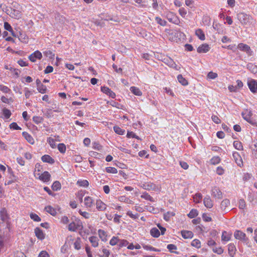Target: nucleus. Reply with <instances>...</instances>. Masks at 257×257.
<instances>
[{"instance_id": "57", "label": "nucleus", "mask_w": 257, "mask_h": 257, "mask_svg": "<svg viewBox=\"0 0 257 257\" xmlns=\"http://www.w3.org/2000/svg\"><path fill=\"white\" fill-rule=\"evenodd\" d=\"M127 137L128 138H136L138 140H140V138L133 132H128L127 134Z\"/></svg>"}, {"instance_id": "15", "label": "nucleus", "mask_w": 257, "mask_h": 257, "mask_svg": "<svg viewBox=\"0 0 257 257\" xmlns=\"http://www.w3.org/2000/svg\"><path fill=\"white\" fill-rule=\"evenodd\" d=\"M182 237L185 239L192 238L193 237V233L189 230H182L181 231Z\"/></svg>"}, {"instance_id": "55", "label": "nucleus", "mask_w": 257, "mask_h": 257, "mask_svg": "<svg viewBox=\"0 0 257 257\" xmlns=\"http://www.w3.org/2000/svg\"><path fill=\"white\" fill-rule=\"evenodd\" d=\"M38 90L39 92L41 93H45L46 91V87L43 84H41L40 86L38 87Z\"/></svg>"}, {"instance_id": "23", "label": "nucleus", "mask_w": 257, "mask_h": 257, "mask_svg": "<svg viewBox=\"0 0 257 257\" xmlns=\"http://www.w3.org/2000/svg\"><path fill=\"white\" fill-rule=\"evenodd\" d=\"M228 251L229 254L233 257L235 253V247L233 244L230 243L228 245Z\"/></svg>"}, {"instance_id": "39", "label": "nucleus", "mask_w": 257, "mask_h": 257, "mask_svg": "<svg viewBox=\"0 0 257 257\" xmlns=\"http://www.w3.org/2000/svg\"><path fill=\"white\" fill-rule=\"evenodd\" d=\"M77 226H76L75 222H72L70 223L68 225V229L69 231H75L77 230Z\"/></svg>"}, {"instance_id": "53", "label": "nucleus", "mask_w": 257, "mask_h": 257, "mask_svg": "<svg viewBox=\"0 0 257 257\" xmlns=\"http://www.w3.org/2000/svg\"><path fill=\"white\" fill-rule=\"evenodd\" d=\"M10 127L11 129L15 130H21V128L19 126L16 122H12L10 125Z\"/></svg>"}, {"instance_id": "33", "label": "nucleus", "mask_w": 257, "mask_h": 257, "mask_svg": "<svg viewBox=\"0 0 257 257\" xmlns=\"http://www.w3.org/2000/svg\"><path fill=\"white\" fill-rule=\"evenodd\" d=\"M98 232L99 236L102 239V240L104 241H106V232L104 230H101V229H99L98 231Z\"/></svg>"}, {"instance_id": "26", "label": "nucleus", "mask_w": 257, "mask_h": 257, "mask_svg": "<svg viewBox=\"0 0 257 257\" xmlns=\"http://www.w3.org/2000/svg\"><path fill=\"white\" fill-rule=\"evenodd\" d=\"M45 210L53 216L56 215L57 212L56 210L51 206H47L45 208Z\"/></svg>"}, {"instance_id": "8", "label": "nucleus", "mask_w": 257, "mask_h": 257, "mask_svg": "<svg viewBox=\"0 0 257 257\" xmlns=\"http://www.w3.org/2000/svg\"><path fill=\"white\" fill-rule=\"evenodd\" d=\"M42 57V55L41 53L39 51H36L34 53L32 54L29 58L32 62H35L36 59H41Z\"/></svg>"}, {"instance_id": "32", "label": "nucleus", "mask_w": 257, "mask_h": 257, "mask_svg": "<svg viewBox=\"0 0 257 257\" xmlns=\"http://www.w3.org/2000/svg\"><path fill=\"white\" fill-rule=\"evenodd\" d=\"M175 213L173 212L168 211L164 214V219L166 221L170 220L171 217H173L175 215Z\"/></svg>"}, {"instance_id": "29", "label": "nucleus", "mask_w": 257, "mask_h": 257, "mask_svg": "<svg viewBox=\"0 0 257 257\" xmlns=\"http://www.w3.org/2000/svg\"><path fill=\"white\" fill-rule=\"evenodd\" d=\"M130 90L136 95L141 96L142 94L141 90L136 87L132 86L130 88Z\"/></svg>"}, {"instance_id": "45", "label": "nucleus", "mask_w": 257, "mask_h": 257, "mask_svg": "<svg viewBox=\"0 0 257 257\" xmlns=\"http://www.w3.org/2000/svg\"><path fill=\"white\" fill-rule=\"evenodd\" d=\"M191 245L197 248H200L201 246L200 241L198 239H194L192 241Z\"/></svg>"}, {"instance_id": "25", "label": "nucleus", "mask_w": 257, "mask_h": 257, "mask_svg": "<svg viewBox=\"0 0 257 257\" xmlns=\"http://www.w3.org/2000/svg\"><path fill=\"white\" fill-rule=\"evenodd\" d=\"M195 34L201 40H205V35L201 29H198L196 30L195 32Z\"/></svg>"}, {"instance_id": "20", "label": "nucleus", "mask_w": 257, "mask_h": 257, "mask_svg": "<svg viewBox=\"0 0 257 257\" xmlns=\"http://www.w3.org/2000/svg\"><path fill=\"white\" fill-rule=\"evenodd\" d=\"M22 135L28 142L32 145L34 144V140L30 134L26 132H24L23 133Z\"/></svg>"}, {"instance_id": "63", "label": "nucleus", "mask_w": 257, "mask_h": 257, "mask_svg": "<svg viewBox=\"0 0 257 257\" xmlns=\"http://www.w3.org/2000/svg\"><path fill=\"white\" fill-rule=\"evenodd\" d=\"M102 252L103 254L101 255V257H108L110 254L109 250L106 248L102 249Z\"/></svg>"}, {"instance_id": "64", "label": "nucleus", "mask_w": 257, "mask_h": 257, "mask_svg": "<svg viewBox=\"0 0 257 257\" xmlns=\"http://www.w3.org/2000/svg\"><path fill=\"white\" fill-rule=\"evenodd\" d=\"M38 257H50L49 254L48 253V252L46 251H42Z\"/></svg>"}, {"instance_id": "7", "label": "nucleus", "mask_w": 257, "mask_h": 257, "mask_svg": "<svg viewBox=\"0 0 257 257\" xmlns=\"http://www.w3.org/2000/svg\"><path fill=\"white\" fill-rule=\"evenodd\" d=\"M247 85L250 90L252 93L257 92V81L254 79H251L247 82Z\"/></svg>"}, {"instance_id": "60", "label": "nucleus", "mask_w": 257, "mask_h": 257, "mask_svg": "<svg viewBox=\"0 0 257 257\" xmlns=\"http://www.w3.org/2000/svg\"><path fill=\"white\" fill-rule=\"evenodd\" d=\"M244 114H246L248 116L251 117L252 115V112L251 111V110L246 109L244 110L241 113L242 115H244Z\"/></svg>"}, {"instance_id": "36", "label": "nucleus", "mask_w": 257, "mask_h": 257, "mask_svg": "<svg viewBox=\"0 0 257 257\" xmlns=\"http://www.w3.org/2000/svg\"><path fill=\"white\" fill-rule=\"evenodd\" d=\"M0 215L2 221H5L7 218V211L5 208H2L0 211Z\"/></svg>"}, {"instance_id": "31", "label": "nucleus", "mask_w": 257, "mask_h": 257, "mask_svg": "<svg viewBox=\"0 0 257 257\" xmlns=\"http://www.w3.org/2000/svg\"><path fill=\"white\" fill-rule=\"evenodd\" d=\"M178 81L183 85L186 86L188 84V81L182 75L180 74L177 77Z\"/></svg>"}, {"instance_id": "58", "label": "nucleus", "mask_w": 257, "mask_h": 257, "mask_svg": "<svg viewBox=\"0 0 257 257\" xmlns=\"http://www.w3.org/2000/svg\"><path fill=\"white\" fill-rule=\"evenodd\" d=\"M212 120L213 122H214L216 124H219L221 122L220 119L219 118V117L215 115H213L211 117Z\"/></svg>"}, {"instance_id": "49", "label": "nucleus", "mask_w": 257, "mask_h": 257, "mask_svg": "<svg viewBox=\"0 0 257 257\" xmlns=\"http://www.w3.org/2000/svg\"><path fill=\"white\" fill-rule=\"evenodd\" d=\"M3 114L6 118H9L11 115L10 110L7 108H4L3 109Z\"/></svg>"}, {"instance_id": "34", "label": "nucleus", "mask_w": 257, "mask_h": 257, "mask_svg": "<svg viewBox=\"0 0 257 257\" xmlns=\"http://www.w3.org/2000/svg\"><path fill=\"white\" fill-rule=\"evenodd\" d=\"M141 198L145 199L147 200H149L151 202H154V200L152 197H151L148 193L147 192H144L141 196Z\"/></svg>"}, {"instance_id": "17", "label": "nucleus", "mask_w": 257, "mask_h": 257, "mask_svg": "<svg viewBox=\"0 0 257 257\" xmlns=\"http://www.w3.org/2000/svg\"><path fill=\"white\" fill-rule=\"evenodd\" d=\"M96 208L98 210L103 211L106 209V205L100 200H97L96 202Z\"/></svg>"}, {"instance_id": "56", "label": "nucleus", "mask_w": 257, "mask_h": 257, "mask_svg": "<svg viewBox=\"0 0 257 257\" xmlns=\"http://www.w3.org/2000/svg\"><path fill=\"white\" fill-rule=\"evenodd\" d=\"M80 239H77L74 242V245L75 249L79 250L81 248Z\"/></svg>"}, {"instance_id": "1", "label": "nucleus", "mask_w": 257, "mask_h": 257, "mask_svg": "<svg viewBox=\"0 0 257 257\" xmlns=\"http://www.w3.org/2000/svg\"><path fill=\"white\" fill-rule=\"evenodd\" d=\"M13 7L14 9L11 8L10 10L8 9L7 13L12 18L15 19H20L21 18V10L20 6L17 3H13Z\"/></svg>"}, {"instance_id": "42", "label": "nucleus", "mask_w": 257, "mask_h": 257, "mask_svg": "<svg viewBox=\"0 0 257 257\" xmlns=\"http://www.w3.org/2000/svg\"><path fill=\"white\" fill-rule=\"evenodd\" d=\"M47 142L49 144L52 148H55L56 147V145L55 144V141L54 139H52L50 137L48 138L47 139Z\"/></svg>"}, {"instance_id": "47", "label": "nucleus", "mask_w": 257, "mask_h": 257, "mask_svg": "<svg viewBox=\"0 0 257 257\" xmlns=\"http://www.w3.org/2000/svg\"><path fill=\"white\" fill-rule=\"evenodd\" d=\"M106 171L107 173H113V174H115L117 172V169L116 168H115L114 167H106Z\"/></svg>"}, {"instance_id": "19", "label": "nucleus", "mask_w": 257, "mask_h": 257, "mask_svg": "<svg viewBox=\"0 0 257 257\" xmlns=\"http://www.w3.org/2000/svg\"><path fill=\"white\" fill-rule=\"evenodd\" d=\"M41 159L43 162L48 163L51 164H53L55 162L54 160L48 155H45L43 156L41 158Z\"/></svg>"}, {"instance_id": "9", "label": "nucleus", "mask_w": 257, "mask_h": 257, "mask_svg": "<svg viewBox=\"0 0 257 257\" xmlns=\"http://www.w3.org/2000/svg\"><path fill=\"white\" fill-rule=\"evenodd\" d=\"M232 156L237 165L239 167L242 166L243 162L239 154L237 152H234Z\"/></svg>"}, {"instance_id": "18", "label": "nucleus", "mask_w": 257, "mask_h": 257, "mask_svg": "<svg viewBox=\"0 0 257 257\" xmlns=\"http://www.w3.org/2000/svg\"><path fill=\"white\" fill-rule=\"evenodd\" d=\"M165 63L168 65L169 66L174 68L176 69H178L177 68V65L175 63V62L173 61V59H171L170 58H168L167 59H165Z\"/></svg>"}, {"instance_id": "30", "label": "nucleus", "mask_w": 257, "mask_h": 257, "mask_svg": "<svg viewBox=\"0 0 257 257\" xmlns=\"http://www.w3.org/2000/svg\"><path fill=\"white\" fill-rule=\"evenodd\" d=\"M61 188V183L59 181H55L52 185V189L54 191L59 190Z\"/></svg>"}, {"instance_id": "3", "label": "nucleus", "mask_w": 257, "mask_h": 257, "mask_svg": "<svg viewBox=\"0 0 257 257\" xmlns=\"http://www.w3.org/2000/svg\"><path fill=\"white\" fill-rule=\"evenodd\" d=\"M237 48L239 49L240 51L245 52L248 56H251L252 51L250 47L247 44L240 43L238 44Z\"/></svg>"}, {"instance_id": "41", "label": "nucleus", "mask_w": 257, "mask_h": 257, "mask_svg": "<svg viewBox=\"0 0 257 257\" xmlns=\"http://www.w3.org/2000/svg\"><path fill=\"white\" fill-rule=\"evenodd\" d=\"M157 22L160 24L161 26H165L166 25L167 22L165 20H162L161 18L157 17L155 18Z\"/></svg>"}, {"instance_id": "16", "label": "nucleus", "mask_w": 257, "mask_h": 257, "mask_svg": "<svg viewBox=\"0 0 257 257\" xmlns=\"http://www.w3.org/2000/svg\"><path fill=\"white\" fill-rule=\"evenodd\" d=\"M35 233L37 237L41 240L44 239L45 234L43 231L39 227H36L35 229Z\"/></svg>"}, {"instance_id": "6", "label": "nucleus", "mask_w": 257, "mask_h": 257, "mask_svg": "<svg viewBox=\"0 0 257 257\" xmlns=\"http://www.w3.org/2000/svg\"><path fill=\"white\" fill-rule=\"evenodd\" d=\"M166 17L169 22L175 24H178L180 22L178 17L173 13L169 12L168 13Z\"/></svg>"}, {"instance_id": "12", "label": "nucleus", "mask_w": 257, "mask_h": 257, "mask_svg": "<svg viewBox=\"0 0 257 257\" xmlns=\"http://www.w3.org/2000/svg\"><path fill=\"white\" fill-rule=\"evenodd\" d=\"M204 204L205 206L208 208H211L213 206V201L211 199L210 197L208 196L205 197L203 200Z\"/></svg>"}, {"instance_id": "43", "label": "nucleus", "mask_w": 257, "mask_h": 257, "mask_svg": "<svg viewBox=\"0 0 257 257\" xmlns=\"http://www.w3.org/2000/svg\"><path fill=\"white\" fill-rule=\"evenodd\" d=\"M58 149L61 153H64L66 151V146L64 144H59L58 145Z\"/></svg>"}, {"instance_id": "13", "label": "nucleus", "mask_w": 257, "mask_h": 257, "mask_svg": "<svg viewBox=\"0 0 257 257\" xmlns=\"http://www.w3.org/2000/svg\"><path fill=\"white\" fill-rule=\"evenodd\" d=\"M210 49L209 45L207 44H203L197 48V52L199 53H206Z\"/></svg>"}, {"instance_id": "61", "label": "nucleus", "mask_w": 257, "mask_h": 257, "mask_svg": "<svg viewBox=\"0 0 257 257\" xmlns=\"http://www.w3.org/2000/svg\"><path fill=\"white\" fill-rule=\"evenodd\" d=\"M126 214L127 215H128L130 217H131L132 218H134V219H136L137 218H138L139 217V214L138 213L136 214H134L132 211H128Z\"/></svg>"}, {"instance_id": "35", "label": "nucleus", "mask_w": 257, "mask_h": 257, "mask_svg": "<svg viewBox=\"0 0 257 257\" xmlns=\"http://www.w3.org/2000/svg\"><path fill=\"white\" fill-rule=\"evenodd\" d=\"M233 146L234 147L238 150H243V146L242 145V144L241 142L239 141H234L233 142Z\"/></svg>"}, {"instance_id": "50", "label": "nucleus", "mask_w": 257, "mask_h": 257, "mask_svg": "<svg viewBox=\"0 0 257 257\" xmlns=\"http://www.w3.org/2000/svg\"><path fill=\"white\" fill-rule=\"evenodd\" d=\"M0 90L4 93H9L11 91L10 88L3 85H0Z\"/></svg>"}, {"instance_id": "4", "label": "nucleus", "mask_w": 257, "mask_h": 257, "mask_svg": "<svg viewBox=\"0 0 257 257\" xmlns=\"http://www.w3.org/2000/svg\"><path fill=\"white\" fill-rule=\"evenodd\" d=\"M211 195L215 198L221 199L222 198V193L220 189L216 187H213L211 189Z\"/></svg>"}, {"instance_id": "52", "label": "nucleus", "mask_w": 257, "mask_h": 257, "mask_svg": "<svg viewBox=\"0 0 257 257\" xmlns=\"http://www.w3.org/2000/svg\"><path fill=\"white\" fill-rule=\"evenodd\" d=\"M220 161V159L219 157H214L211 160V164L215 165L218 164Z\"/></svg>"}, {"instance_id": "44", "label": "nucleus", "mask_w": 257, "mask_h": 257, "mask_svg": "<svg viewBox=\"0 0 257 257\" xmlns=\"http://www.w3.org/2000/svg\"><path fill=\"white\" fill-rule=\"evenodd\" d=\"M246 207V203L243 199H240L238 202V207L240 209H244Z\"/></svg>"}, {"instance_id": "38", "label": "nucleus", "mask_w": 257, "mask_h": 257, "mask_svg": "<svg viewBox=\"0 0 257 257\" xmlns=\"http://www.w3.org/2000/svg\"><path fill=\"white\" fill-rule=\"evenodd\" d=\"M198 215V211L196 209H192L188 214V217L190 218H193Z\"/></svg>"}, {"instance_id": "11", "label": "nucleus", "mask_w": 257, "mask_h": 257, "mask_svg": "<svg viewBox=\"0 0 257 257\" xmlns=\"http://www.w3.org/2000/svg\"><path fill=\"white\" fill-rule=\"evenodd\" d=\"M234 236L236 239L245 240V234L240 230H236L234 233Z\"/></svg>"}, {"instance_id": "2", "label": "nucleus", "mask_w": 257, "mask_h": 257, "mask_svg": "<svg viewBox=\"0 0 257 257\" xmlns=\"http://www.w3.org/2000/svg\"><path fill=\"white\" fill-rule=\"evenodd\" d=\"M237 19L240 23L244 25L249 24L252 20V18L244 13H240L237 14Z\"/></svg>"}, {"instance_id": "14", "label": "nucleus", "mask_w": 257, "mask_h": 257, "mask_svg": "<svg viewBox=\"0 0 257 257\" xmlns=\"http://www.w3.org/2000/svg\"><path fill=\"white\" fill-rule=\"evenodd\" d=\"M51 175L47 171L44 172L43 174L39 176L40 180L43 182H48L50 180Z\"/></svg>"}, {"instance_id": "62", "label": "nucleus", "mask_w": 257, "mask_h": 257, "mask_svg": "<svg viewBox=\"0 0 257 257\" xmlns=\"http://www.w3.org/2000/svg\"><path fill=\"white\" fill-rule=\"evenodd\" d=\"M167 248L170 251L173 252V250H175L177 249V246L173 244H169L167 245Z\"/></svg>"}, {"instance_id": "27", "label": "nucleus", "mask_w": 257, "mask_h": 257, "mask_svg": "<svg viewBox=\"0 0 257 257\" xmlns=\"http://www.w3.org/2000/svg\"><path fill=\"white\" fill-rule=\"evenodd\" d=\"M150 233L151 235L154 237H158L160 235L159 230L156 227L151 229Z\"/></svg>"}, {"instance_id": "59", "label": "nucleus", "mask_w": 257, "mask_h": 257, "mask_svg": "<svg viewBox=\"0 0 257 257\" xmlns=\"http://www.w3.org/2000/svg\"><path fill=\"white\" fill-rule=\"evenodd\" d=\"M4 28L6 30H7L9 32L13 31V29H12L11 26L10 25V24H9V23L8 22L4 23Z\"/></svg>"}, {"instance_id": "48", "label": "nucleus", "mask_w": 257, "mask_h": 257, "mask_svg": "<svg viewBox=\"0 0 257 257\" xmlns=\"http://www.w3.org/2000/svg\"><path fill=\"white\" fill-rule=\"evenodd\" d=\"M217 76H218V75L216 73H215V72H213L212 71L209 72L207 74L208 78L211 79H215L217 77Z\"/></svg>"}, {"instance_id": "5", "label": "nucleus", "mask_w": 257, "mask_h": 257, "mask_svg": "<svg viewBox=\"0 0 257 257\" xmlns=\"http://www.w3.org/2000/svg\"><path fill=\"white\" fill-rule=\"evenodd\" d=\"M142 187L147 190L158 191L159 187L155 184L151 182L145 183L142 185Z\"/></svg>"}, {"instance_id": "51", "label": "nucleus", "mask_w": 257, "mask_h": 257, "mask_svg": "<svg viewBox=\"0 0 257 257\" xmlns=\"http://www.w3.org/2000/svg\"><path fill=\"white\" fill-rule=\"evenodd\" d=\"M119 241V239L117 237L113 236L109 241V244L111 245L116 244Z\"/></svg>"}, {"instance_id": "21", "label": "nucleus", "mask_w": 257, "mask_h": 257, "mask_svg": "<svg viewBox=\"0 0 257 257\" xmlns=\"http://www.w3.org/2000/svg\"><path fill=\"white\" fill-rule=\"evenodd\" d=\"M230 205V201L227 199H225L222 201L220 204L221 209L225 210Z\"/></svg>"}, {"instance_id": "28", "label": "nucleus", "mask_w": 257, "mask_h": 257, "mask_svg": "<svg viewBox=\"0 0 257 257\" xmlns=\"http://www.w3.org/2000/svg\"><path fill=\"white\" fill-rule=\"evenodd\" d=\"M98 238L97 237L92 236L89 237V241L94 247H97L98 245Z\"/></svg>"}, {"instance_id": "22", "label": "nucleus", "mask_w": 257, "mask_h": 257, "mask_svg": "<svg viewBox=\"0 0 257 257\" xmlns=\"http://www.w3.org/2000/svg\"><path fill=\"white\" fill-rule=\"evenodd\" d=\"M85 205L86 207H91L93 203V200L90 197H86L84 200Z\"/></svg>"}, {"instance_id": "46", "label": "nucleus", "mask_w": 257, "mask_h": 257, "mask_svg": "<svg viewBox=\"0 0 257 257\" xmlns=\"http://www.w3.org/2000/svg\"><path fill=\"white\" fill-rule=\"evenodd\" d=\"M77 184H79V186L82 187H87L89 185L88 182L85 180L78 181Z\"/></svg>"}, {"instance_id": "54", "label": "nucleus", "mask_w": 257, "mask_h": 257, "mask_svg": "<svg viewBox=\"0 0 257 257\" xmlns=\"http://www.w3.org/2000/svg\"><path fill=\"white\" fill-rule=\"evenodd\" d=\"M33 121L36 123L39 124L43 121V118L40 116H35L33 118Z\"/></svg>"}, {"instance_id": "10", "label": "nucleus", "mask_w": 257, "mask_h": 257, "mask_svg": "<svg viewBox=\"0 0 257 257\" xmlns=\"http://www.w3.org/2000/svg\"><path fill=\"white\" fill-rule=\"evenodd\" d=\"M101 90L104 93L108 95L111 98H114L115 97V94L112 91H111L109 88L107 87H101Z\"/></svg>"}, {"instance_id": "24", "label": "nucleus", "mask_w": 257, "mask_h": 257, "mask_svg": "<svg viewBox=\"0 0 257 257\" xmlns=\"http://www.w3.org/2000/svg\"><path fill=\"white\" fill-rule=\"evenodd\" d=\"M232 234L231 233H228L225 231L222 232L221 238L223 241H229L231 237Z\"/></svg>"}, {"instance_id": "37", "label": "nucleus", "mask_w": 257, "mask_h": 257, "mask_svg": "<svg viewBox=\"0 0 257 257\" xmlns=\"http://www.w3.org/2000/svg\"><path fill=\"white\" fill-rule=\"evenodd\" d=\"M30 218L34 221L39 222L41 220V218L36 214L31 213L30 215Z\"/></svg>"}, {"instance_id": "40", "label": "nucleus", "mask_w": 257, "mask_h": 257, "mask_svg": "<svg viewBox=\"0 0 257 257\" xmlns=\"http://www.w3.org/2000/svg\"><path fill=\"white\" fill-rule=\"evenodd\" d=\"M114 131L118 135H123L124 133V131L120 128L117 126H114L113 127Z\"/></svg>"}]
</instances>
